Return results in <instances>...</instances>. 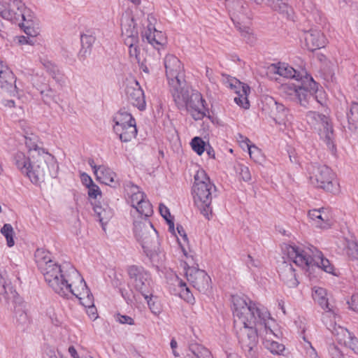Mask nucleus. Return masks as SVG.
Segmentation results:
<instances>
[{
    "mask_svg": "<svg viewBox=\"0 0 358 358\" xmlns=\"http://www.w3.org/2000/svg\"><path fill=\"white\" fill-rule=\"evenodd\" d=\"M234 328L239 345L248 358H257L259 354L258 334L260 311L266 309L262 306L248 302L243 297L233 296Z\"/></svg>",
    "mask_w": 358,
    "mask_h": 358,
    "instance_id": "obj_1",
    "label": "nucleus"
},
{
    "mask_svg": "<svg viewBox=\"0 0 358 358\" xmlns=\"http://www.w3.org/2000/svg\"><path fill=\"white\" fill-rule=\"evenodd\" d=\"M35 257L49 287L61 296L69 298L75 282L71 271L76 269L69 264H59L52 259L51 254L43 249H38Z\"/></svg>",
    "mask_w": 358,
    "mask_h": 358,
    "instance_id": "obj_2",
    "label": "nucleus"
},
{
    "mask_svg": "<svg viewBox=\"0 0 358 358\" xmlns=\"http://www.w3.org/2000/svg\"><path fill=\"white\" fill-rule=\"evenodd\" d=\"M283 250L289 261L307 271L315 266L328 273L336 275L334 267L329 260L324 258L322 253L313 246L286 245Z\"/></svg>",
    "mask_w": 358,
    "mask_h": 358,
    "instance_id": "obj_3",
    "label": "nucleus"
},
{
    "mask_svg": "<svg viewBox=\"0 0 358 358\" xmlns=\"http://www.w3.org/2000/svg\"><path fill=\"white\" fill-rule=\"evenodd\" d=\"M30 169L27 177L35 185L55 178L59 171L58 164L53 155L41 148L30 149Z\"/></svg>",
    "mask_w": 358,
    "mask_h": 358,
    "instance_id": "obj_4",
    "label": "nucleus"
},
{
    "mask_svg": "<svg viewBox=\"0 0 358 358\" xmlns=\"http://www.w3.org/2000/svg\"><path fill=\"white\" fill-rule=\"evenodd\" d=\"M215 192L216 187L210 181L205 171L203 169L197 171L192 187L193 200L201 213L208 220L212 217L211 204Z\"/></svg>",
    "mask_w": 358,
    "mask_h": 358,
    "instance_id": "obj_5",
    "label": "nucleus"
},
{
    "mask_svg": "<svg viewBox=\"0 0 358 358\" xmlns=\"http://www.w3.org/2000/svg\"><path fill=\"white\" fill-rule=\"evenodd\" d=\"M134 225V231L137 241L141 243L147 255L154 259L159 252L157 231L145 217H141L139 221L135 220Z\"/></svg>",
    "mask_w": 358,
    "mask_h": 358,
    "instance_id": "obj_6",
    "label": "nucleus"
},
{
    "mask_svg": "<svg viewBox=\"0 0 358 358\" xmlns=\"http://www.w3.org/2000/svg\"><path fill=\"white\" fill-rule=\"evenodd\" d=\"M259 322H261L262 325L260 336L262 338L264 347L273 355H282L285 347L276 341L280 337L281 333L276 329L275 322L270 317L267 309H262L260 311Z\"/></svg>",
    "mask_w": 358,
    "mask_h": 358,
    "instance_id": "obj_7",
    "label": "nucleus"
},
{
    "mask_svg": "<svg viewBox=\"0 0 358 358\" xmlns=\"http://www.w3.org/2000/svg\"><path fill=\"white\" fill-rule=\"evenodd\" d=\"M172 94L176 103L178 107L185 106L192 115L196 120H201L208 112L204 106V99L198 92H190L187 87L180 88Z\"/></svg>",
    "mask_w": 358,
    "mask_h": 358,
    "instance_id": "obj_8",
    "label": "nucleus"
},
{
    "mask_svg": "<svg viewBox=\"0 0 358 358\" xmlns=\"http://www.w3.org/2000/svg\"><path fill=\"white\" fill-rule=\"evenodd\" d=\"M178 241L187 259V261H182L180 263V267L182 268L187 280L195 289L200 292L206 293L211 287L210 276L204 270L189 266L192 262H193V257L191 255H188L187 251L184 248L178 237Z\"/></svg>",
    "mask_w": 358,
    "mask_h": 358,
    "instance_id": "obj_9",
    "label": "nucleus"
},
{
    "mask_svg": "<svg viewBox=\"0 0 358 358\" xmlns=\"http://www.w3.org/2000/svg\"><path fill=\"white\" fill-rule=\"evenodd\" d=\"M317 85L312 77L303 79L301 86L294 84H285L282 85V92L291 100L299 102L301 106L306 107L313 94L317 91Z\"/></svg>",
    "mask_w": 358,
    "mask_h": 358,
    "instance_id": "obj_10",
    "label": "nucleus"
},
{
    "mask_svg": "<svg viewBox=\"0 0 358 358\" xmlns=\"http://www.w3.org/2000/svg\"><path fill=\"white\" fill-rule=\"evenodd\" d=\"M122 37L126 45L129 47V52L131 57L138 59L139 50L138 34L136 23L130 12L126 11L121 18Z\"/></svg>",
    "mask_w": 358,
    "mask_h": 358,
    "instance_id": "obj_11",
    "label": "nucleus"
},
{
    "mask_svg": "<svg viewBox=\"0 0 358 358\" xmlns=\"http://www.w3.org/2000/svg\"><path fill=\"white\" fill-rule=\"evenodd\" d=\"M309 178L311 183L319 188L332 193L338 192V182L335 175L327 166H313L310 170Z\"/></svg>",
    "mask_w": 358,
    "mask_h": 358,
    "instance_id": "obj_12",
    "label": "nucleus"
},
{
    "mask_svg": "<svg viewBox=\"0 0 358 358\" xmlns=\"http://www.w3.org/2000/svg\"><path fill=\"white\" fill-rule=\"evenodd\" d=\"M166 75L171 87L172 94L185 87L184 70L180 61L173 55H167L164 61Z\"/></svg>",
    "mask_w": 358,
    "mask_h": 358,
    "instance_id": "obj_13",
    "label": "nucleus"
},
{
    "mask_svg": "<svg viewBox=\"0 0 358 358\" xmlns=\"http://www.w3.org/2000/svg\"><path fill=\"white\" fill-rule=\"evenodd\" d=\"M127 200L136 212L141 217H148L152 213V206L140 188L134 185L129 184L126 186Z\"/></svg>",
    "mask_w": 358,
    "mask_h": 358,
    "instance_id": "obj_14",
    "label": "nucleus"
},
{
    "mask_svg": "<svg viewBox=\"0 0 358 358\" xmlns=\"http://www.w3.org/2000/svg\"><path fill=\"white\" fill-rule=\"evenodd\" d=\"M307 122L317 131L320 137L329 143L333 136V128L328 117L324 115L309 111L306 115Z\"/></svg>",
    "mask_w": 358,
    "mask_h": 358,
    "instance_id": "obj_15",
    "label": "nucleus"
},
{
    "mask_svg": "<svg viewBox=\"0 0 358 358\" xmlns=\"http://www.w3.org/2000/svg\"><path fill=\"white\" fill-rule=\"evenodd\" d=\"M131 282L134 289L141 294L149 293L151 278L150 275L143 268L137 266H131L128 270Z\"/></svg>",
    "mask_w": 358,
    "mask_h": 358,
    "instance_id": "obj_16",
    "label": "nucleus"
},
{
    "mask_svg": "<svg viewBox=\"0 0 358 358\" xmlns=\"http://www.w3.org/2000/svg\"><path fill=\"white\" fill-rule=\"evenodd\" d=\"M75 277L74 285L71 287V292L69 297L74 296L78 298L83 306H92L94 297L87 288L86 283L77 270H72Z\"/></svg>",
    "mask_w": 358,
    "mask_h": 358,
    "instance_id": "obj_17",
    "label": "nucleus"
},
{
    "mask_svg": "<svg viewBox=\"0 0 358 358\" xmlns=\"http://www.w3.org/2000/svg\"><path fill=\"white\" fill-rule=\"evenodd\" d=\"M224 83L227 87L234 90L237 94V96L234 97L236 103L243 108H249L250 103L248 95L250 92V87L235 78L227 77L224 80Z\"/></svg>",
    "mask_w": 358,
    "mask_h": 358,
    "instance_id": "obj_18",
    "label": "nucleus"
},
{
    "mask_svg": "<svg viewBox=\"0 0 358 358\" xmlns=\"http://www.w3.org/2000/svg\"><path fill=\"white\" fill-rule=\"evenodd\" d=\"M267 103L271 108L270 115L275 122L285 128L288 127L291 124V116L288 115V111L284 106L278 103L271 97L267 99Z\"/></svg>",
    "mask_w": 358,
    "mask_h": 358,
    "instance_id": "obj_19",
    "label": "nucleus"
},
{
    "mask_svg": "<svg viewBox=\"0 0 358 358\" xmlns=\"http://www.w3.org/2000/svg\"><path fill=\"white\" fill-rule=\"evenodd\" d=\"M270 71L285 78H294L297 80L310 78V77H311L308 74L305 69L297 71L286 63L272 64L270 66Z\"/></svg>",
    "mask_w": 358,
    "mask_h": 358,
    "instance_id": "obj_20",
    "label": "nucleus"
},
{
    "mask_svg": "<svg viewBox=\"0 0 358 358\" xmlns=\"http://www.w3.org/2000/svg\"><path fill=\"white\" fill-rule=\"evenodd\" d=\"M308 216L310 224L316 228L328 229L331 225L330 216L324 208L310 210Z\"/></svg>",
    "mask_w": 358,
    "mask_h": 358,
    "instance_id": "obj_21",
    "label": "nucleus"
},
{
    "mask_svg": "<svg viewBox=\"0 0 358 358\" xmlns=\"http://www.w3.org/2000/svg\"><path fill=\"white\" fill-rule=\"evenodd\" d=\"M24 8V3L17 0L6 3L1 6L0 16L7 20L19 22V12Z\"/></svg>",
    "mask_w": 358,
    "mask_h": 358,
    "instance_id": "obj_22",
    "label": "nucleus"
},
{
    "mask_svg": "<svg viewBox=\"0 0 358 358\" xmlns=\"http://www.w3.org/2000/svg\"><path fill=\"white\" fill-rule=\"evenodd\" d=\"M126 92L128 99L133 106L140 110L145 108L146 103L144 92L138 82L136 81L133 85L127 86Z\"/></svg>",
    "mask_w": 358,
    "mask_h": 358,
    "instance_id": "obj_23",
    "label": "nucleus"
},
{
    "mask_svg": "<svg viewBox=\"0 0 358 358\" xmlns=\"http://www.w3.org/2000/svg\"><path fill=\"white\" fill-rule=\"evenodd\" d=\"M304 40L307 48L313 51L320 49L325 45V37L318 29H310L304 33Z\"/></svg>",
    "mask_w": 358,
    "mask_h": 358,
    "instance_id": "obj_24",
    "label": "nucleus"
},
{
    "mask_svg": "<svg viewBox=\"0 0 358 358\" xmlns=\"http://www.w3.org/2000/svg\"><path fill=\"white\" fill-rule=\"evenodd\" d=\"M279 275L281 280L290 287H294L299 284L295 269L291 263L284 261L279 266Z\"/></svg>",
    "mask_w": 358,
    "mask_h": 358,
    "instance_id": "obj_25",
    "label": "nucleus"
},
{
    "mask_svg": "<svg viewBox=\"0 0 358 358\" xmlns=\"http://www.w3.org/2000/svg\"><path fill=\"white\" fill-rule=\"evenodd\" d=\"M142 36L143 39H146L150 44L158 50L166 43L164 34L157 31L151 24L148 25L143 32Z\"/></svg>",
    "mask_w": 358,
    "mask_h": 358,
    "instance_id": "obj_26",
    "label": "nucleus"
},
{
    "mask_svg": "<svg viewBox=\"0 0 358 358\" xmlns=\"http://www.w3.org/2000/svg\"><path fill=\"white\" fill-rule=\"evenodd\" d=\"M15 78L13 72L7 66L0 62V87L1 88L13 93L15 90Z\"/></svg>",
    "mask_w": 358,
    "mask_h": 358,
    "instance_id": "obj_27",
    "label": "nucleus"
},
{
    "mask_svg": "<svg viewBox=\"0 0 358 358\" xmlns=\"http://www.w3.org/2000/svg\"><path fill=\"white\" fill-rule=\"evenodd\" d=\"M19 24L24 28V31L27 34H31V29L32 27L38 24V19L34 13L24 4V8L19 12Z\"/></svg>",
    "mask_w": 358,
    "mask_h": 358,
    "instance_id": "obj_28",
    "label": "nucleus"
},
{
    "mask_svg": "<svg viewBox=\"0 0 358 358\" xmlns=\"http://www.w3.org/2000/svg\"><path fill=\"white\" fill-rule=\"evenodd\" d=\"M337 334L341 336V337L338 338L339 342L343 343L345 346L358 355V338L348 331V329L341 327H338Z\"/></svg>",
    "mask_w": 358,
    "mask_h": 358,
    "instance_id": "obj_29",
    "label": "nucleus"
},
{
    "mask_svg": "<svg viewBox=\"0 0 358 358\" xmlns=\"http://www.w3.org/2000/svg\"><path fill=\"white\" fill-rule=\"evenodd\" d=\"M114 132L118 135L120 139L122 142H129L135 138L137 134V129L136 124H125L122 127L117 126L115 127Z\"/></svg>",
    "mask_w": 358,
    "mask_h": 358,
    "instance_id": "obj_30",
    "label": "nucleus"
},
{
    "mask_svg": "<svg viewBox=\"0 0 358 358\" xmlns=\"http://www.w3.org/2000/svg\"><path fill=\"white\" fill-rule=\"evenodd\" d=\"M313 298L322 308L326 310L327 313L334 315V311L329 307V299L327 297V290L322 287H314L313 292Z\"/></svg>",
    "mask_w": 358,
    "mask_h": 358,
    "instance_id": "obj_31",
    "label": "nucleus"
},
{
    "mask_svg": "<svg viewBox=\"0 0 358 358\" xmlns=\"http://www.w3.org/2000/svg\"><path fill=\"white\" fill-rule=\"evenodd\" d=\"M96 180L107 185L112 186L115 182V173L109 168L99 166L95 171Z\"/></svg>",
    "mask_w": 358,
    "mask_h": 358,
    "instance_id": "obj_32",
    "label": "nucleus"
},
{
    "mask_svg": "<svg viewBox=\"0 0 358 358\" xmlns=\"http://www.w3.org/2000/svg\"><path fill=\"white\" fill-rule=\"evenodd\" d=\"M13 162L17 169L27 176V172L29 171L31 166L30 150L28 157L22 152H16L13 155Z\"/></svg>",
    "mask_w": 358,
    "mask_h": 358,
    "instance_id": "obj_33",
    "label": "nucleus"
},
{
    "mask_svg": "<svg viewBox=\"0 0 358 358\" xmlns=\"http://www.w3.org/2000/svg\"><path fill=\"white\" fill-rule=\"evenodd\" d=\"M113 129L117 126L122 127L125 124H136V121L132 115L125 110V108L120 109L113 117Z\"/></svg>",
    "mask_w": 358,
    "mask_h": 358,
    "instance_id": "obj_34",
    "label": "nucleus"
},
{
    "mask_svg": "<svg viewBox=\"0 0 358 358\" xmlns=\"http://www.w3.org/2000/svg\"><path fill=\"white\" fill-rule=\"evenodd\" d=\"M184 358H211V353L204 346L193 343L189 345V352Z\"/></svg>",
    "mask_w": 358,
    "mask_h": 358,
    "instance_id": "obj_35",
    "label": "nucleus"
},
{
    "mask_svg": "<svg viewBox=\"0 0 358 358\" xmlns=\"http://www.w3.org/2000/svg\"><path fill=\"white\" fill-rule=\"evenodd\" d=\"M94 211L101 224L102 228L105 230V226L113 217V211L108 206L103 207L100 205L94 206Z\"/></svg>",
    "mask_w": 358,
    "mask_h": 358,
    "instance_id": "obj_36",
    "label": "nucleus"
},
{
    "mask_svg": "<svg viewBox=\"0 0 358 358\" xmlns=\"http://www.w3.org/2000/svg\"><path fill=\"white\" fill-rule=\"evenodd\" d=\"M241 138H243L241 143L245 144L250 158L254 160V162L260 163L262 159L261 150L256 145H251L249 138L243 136H241Z\"/></svg>",
    "mask_w": 358,
    "mask_h": 358,
    "instance_id": "obj_37",
    "label": "nucleus"
},
{
    "mask_svg": "<svg viewBox=\"0 0 358 358\" xmlns=\"http://www.w3.org/2000/svg\"><path fill=\"white\" fill-rule=\"evenodd\" d=\"M345 251L351 260L358 262V243L355 239H345Z\"/></svg>",
    "mask_w": 358,
    "mask_h": 358,
    "instance_id": "obj_38",
    "label": "nucleus"
},
{
    "mask_svg": "<svg viewBox=\"0 0 358 358\" xmlns=\"http://www.w3.org/2000/svg\"><path fill=\"white\" fill-rule=\"evenodd\" d=\"M266 5L280 13H288L289 10L287 0H267Z\"/></svg>",
    "mask_w": 358,
    "mask_h": 358,
    "instance_id": "obj_39",
    "label": "nucleus"
},
{
    "mask_svg": "<svg viewBox=\"0 0 358 358\" xmlns=\"http://www.w3.org/2000/svg\"><path fill=\"white\" fill-rule=\"evenodd\" d=\"M1 234L5 237L6 240L7 245L10 248L15 245L14 235L15 231L13 227L10 224H5L1 229Z\"/></svg>",
    "mask_w": 358,
    "mask_h": 358,
    "instance_id": "obj_40",
    "label": "nucleus"
},
{
    "mask_svg": "<svg viewBox=\"0 0 358 358\" xmlns=\"http://www.w3.org/2000/svg\"><path fill=\"white\" fill-rule=\"evenodd\" d=\"M50 322L55 327H61L64 322L62 315L57 313L55 309L50 308L46 313Z\"/></svg>",
    "mask_w": 358,
    "mask_h": 358,
    "instance_id": "obj_41",
    "label": "nucleus"
},
{
    "mask_svg": "<svg viewBox=\"0 0 358 358\" xmlns=\"http://www.w3.org/2000/svg\"><path fill=\"white\" fill-rule=\"evenodd\" d=\"M159 210L161 215L167 222V223L169 224V230L172 233L174 234L175 233L174 223H173V218H172V217L171 215V213L169 212V209L165 205L161 203L159 205Z\"/></svg>",
    "mask_w": 358,
    "mask_h": 358,
    "instance_id": "obj_42",
    "label": "nucleus"
},
{
    "mask_svg": "<svg viewBox=\"0 0 358 358\" xmlns=\"http://www.w3.org/2000/svg\"><path fill=\"white\" fill-rule=\"evenodd\" d=\"M178 286L180 288V297L189 303L193 302L194 298L193 296V294L190 292L189 288L187 286L186 283L182 280H179Z\"/></svg>",
    "mask_w": 358,
    "mask_h": 358,
    "instance_id": "obj_43",
    "label": "nucleus"
},
{
    "mask_svg": "<svg viewBox=\"0 0 358 358\" xmlns=\"http://www.w3.org/2000/svg\"><path fill=\"white\" fill-rule=\"evenodd\" d=\"M192 150L199 155H201L205 151L206 143L200 137H194L191 141Z\"/></svg>",
    "mask_w": 358,
    "mask_h": 358,
    "instance_id": "obj_44",
    "label": "nucleus"
},
{
    "mask_svg": "<svg viewBox=\"0 0 358 358\" xmlns=\"http://www.w3.org/2000/svg\"><path fill=\"white\" fill-rule=\"evenodd\" d=\"M15 317L16 318V322L20 326H24L29 322V317L27 313L20 308L15 309Z\"/></svg>",
    "mask_w": 358,
    "mask_h": 358,
    "instance_id": "obj_45",
    "label": "nucleus"
},
{
    "mask_svg": "<svg viewBox=\"0 0 358 358\" xmlns=\"http://www.w3.org/2000/svg\"><path fill=\"white\" fill-rule=\"evenodd\" d=\"M348 120L350 124H358V104L354 103L350 106V112L348 113Z\"/></svg>",
    "mask_w": 358,
    "mask_h": 358,
    "instance_id": "obj_46",
    "label": "nucleus"
},
{
    "mask_svg": "<svg viewBox=\"0 0 358 358\" xmlns=\"http://www.w3.org/2000/svg\"><path fill=\"white\" fill-rule=\"evenodd\" d=\"M143 296L145 299L147 301L148 306L151 312L155 315H159L161 313V308L159 305L155 301H153L152 299V296L148 295V294L143 295Z\"/></svg>",
    "mask_w": 358,
    "mask_h": 358,
    "instance_id": "obj_47",
    "label": "nucleus"
},
{
    "mask_svg": "<svg viewBox=\"0 0 358 358\" xmlns=\"http://www.w3.org/2000/svg\"><path fill=\"white\" fill-rule=\"evenodd\" d=\"M237 172L243 180L248 182L251 180V174L248 166L241 164L238 165Z\"/></svg>",
    "mask_w": 358,
    "mask_h": 358,
    "instance_id": "obj_48",
    "label": "nucleus"
},
{
    "mask_svg": "<svg viewBox=\"0 0 358 358\" xmlns=\"http://www.w3.org/2000/svg\"><path fill=\"white\" fill-rule=\"evenodd\" d=\"M39 61L42 66L47 70V71L53 73L56 72V66L48 58L45 57H40Z\"/></svg>",
    "mask_w": 358,
    "mask_h": 358,
    "instance_id": "obj_49",
    "label": "nucleus"
},
{
    "mask_svg": "<svg viewBox=\"0 0 358 358\" xmlns=\"http://www.w3.org/2000/svg\"><path fill=\"white\" fill-rule=\"evenodd\" d=\"M328 352L331 358H343V352L335 344H330L328 348Z\"/></svg>",
    "mask_w": 358,
    "mask_h": 358,
    "instance_id": "obj_50",
    "label": "nucleus"
},
{
    "mask_svg": "<svg viewBox=\"0 0 358 358\" xmlns=\"http://www.w3.org/2000/svg\"><path fill=\"white\" fill-rule=\"evenodd\" d=\"M115 318L116 321H117L118 322H120L121 324H127L129 325L134 324V319L127 315H122L120 314H117L115 315Z\"/></svg>",
    "mask_w": 358,
    "mask_h": 358,
    "instance_id": "obj_51",
    "label": "nucleus"
},
{
    "mask_svg": "<svg viewBox=\"0 0 358 358\" xmlns=\"http://www.w3.org/2000/svg\"><path fill=\"white\" fill-rule=\"evenodd\" d=\"M81 44L83 48H90L94 43V38L87 34L81 35Z\"/></svg>",
    "mask_w": 358,
    "mask_h": 358,
    "instance_id": "obj_52",
    "label": "nucleus"
},
{
    "mask_svg": "<svg viewBox=\"0 0 358 358\" xmlns=\"http://www.w3.org/2000/svg\"><path fill=\"white\" fill-rule=\"evenodd\" d=\"M308 346L306 347V358H320L315 349L311 345L310 343H307Z\"/></svg>",
    "mask_w": 358,
    "mask_h": 358,
    "instance_id": "obj_53",
    "label": "nucleus"
},
{
    "mask_svg": "<svg viewBox=\"0 0 358 358\" xmlns=\"http://www.w3.org/2000/svg\"><path fill=\"white\" fill-rule=\"evenodd\" d=\"M84 306L87 308V313L92 320H94L98 317L96 309L94 306V301L92 302V306Z\"/></svg>",
    "mask_w": 358,
    "mask_h": 358,
    "instance_id": "obj_54",
    "label": "nucleus"
},
{
    "mask_svg": "<svg viewBox=\"0 0 358 358\" xmlns=\"http://www.w3.org/2000/svg\"><path fill=\"white\" fill-rule=\"evenodd\" d=\"M88 194L90 197L96 198L98 195L101 194V192L96 185H92L89 189Z\"/></svg>",
    "mask_w": 358,
    "mask_h": 358,
    "instance_id": "obj_55",
    "label": "nucleus"
},
{
    "mask_svg": "<svg viewBox=\"0 0 358 358\" xmlns=\"http://www.w3.org/2000/svg\"><path fill=\"white\" fill-rule=\"evenodd\" d=\"M176 229H177L178 235L182 238L183 241L187 242V234H186L185 231L183 229V227L181 225H178Z\"/></svg>",
    "mask_w": 358,
    "mask_h": 358,
    "instance_id": "obj_56",
    "label": "nucleus"
},
{
    "mask_svg": "<svg viewBox=\"0 0 358 358\" xmlns=\"http://www.w3.org/2000/svg\"><path fill=\"white\" fill-rule=\"evenodd\" d=\"M351 302V308L354 310L358 311V306L357 304V303H358V294H355L352 296Z\"/></svg>",
    "mask_w": 358,
    "mask_h": 358,
    "instance_id": "obj_57",
    "label": "nucleus"
},
{
    "mask_svg": "<svg viewBox=\"0 0 358 358\" xmlns=\"http://www.w3.org/2000/svg\"><path fill=\"white\" fill-rule=\"evenodd\" d=\"M305 6L307 10L312 13L313 15H315L317 13V10L315 5H312L310 3H308Z\"/></svg>",
    "mask_w": 358,
    "mask_h": 358,
    "instance_id": "obj_58",
    "label": "nucleus"
},
{
    "mask_svg": "<svg viewBox=\"0 0 358 358\" xmlns=\"http://www.w3.org/2000/svg\"><path fill=\"white\" fill-rule=\"evenodd\" d=\"M205 150L210 158L215 159V151L209 145L206 146Z\"/></svg>",
    "mask_w": 358,
    "mask_h": 358,
    "instance_id": "obj_59",
    "label": "nucleus"
},
{
    "mask_svg": "<svg viewBox=\"0 0 358 358\" xmlns=\"http://www.w3.org/2000/svg\"><path fill=\"white\" fill-rule=\"evenodd\" d=\"M241 32H242V35L244 37H245V38L248 37V39H250L252 33H251L249 27H245L244 29L241 31Z\"/></svg>",
    "mask_w": 358,
    "mask_h": 358,
    "instance_id": "obj_60",
    "label": "nucleus"
},
{
    "mask_svg": "<svg viewBox=\"0 0 358 358\" xmlns=\"http://www.w3.org/2000/svg\"><path fill=\"white\" fill-rule=\"evenodd\" d=\"M69 352L73 358H80L76 348L73 346H70L69 348Z\"/></svg>",
    "mask_w": 358,
    "mask_h": 358,
    "instance_id": "obj_61",
    "label": "nucleus"
},
{
    "mask_svg": "<svg viewBox=\"0 0 358 358\" xmlns=\"http://www.w3.org/2000/svg\"><path fill=\"white\" fill-rule=\"evenodd\" d=\"M33 85L40 91L41 94H43L45 92V90L43 89V82L41 84H38L35 82L34 79H32Z\"/></svg>",
    "mask_w": 358,
    "mask_h": 358,
    "instance_id": "obj_62",
    "label": "nucleus"
},
{
    "mask_svg": "<svg viewBox=\"0 0 358 358\" xmlns=\"http://www.w3.org/2000/svg\"><path fill=\"white\" fill-rule=\"evenodd\" d=\"M206 76L208 78V79L212 81L213 80V71L210 69H209L208 67H206Z\"/></svg>",
    "mask_w": 358,
    "mask_h": 358,
    "instance_id": "obj_63",
    "label": "nucleus"
},
{
    "mask_svg": "<svg viewBox=\"0 0 358 358\" xmlns=\"http://www.w3.org/2000/svg\"><path fill=\"white\" fill-rule=\"evenodd\" d=\"M239 13L240 12H238V11L236 12V10H234V12L233 13L234 17H232V20L234 21L236 20H241V17L240 16L241 13Z\"/></svg>",
    "mask_w": 358,
    "mask_h": 358,
    "instance_id": "obj_64",
    "label": "nucleus"
}]
</instances>
